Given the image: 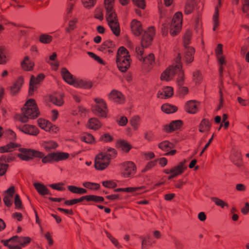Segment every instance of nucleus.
Listing matches in <instances>:
<instances>
[{
  "label": "nucleus",
  "mask_w": 249,
  "mask_h": 249,
  "mask_svg": "<svg viewBox=\"0 0 249 249\" xmlns=\"http://www.w3.org/2000/svg\"><path fill=\"white\" fill-rule=\"evenodd\" d=\"M116 155L117 151L112 148H107V150L99 153L95 159V168L98 170L106 169L108 166L111 160L114 159Z\"/></svg>",
  "instance_id": "obj_2"
},
{
  "label": "nucleus",
  "mask_w": 249,
  "mask_h": 249,
  "mask_svg": "<svg viewBox=\"0 0 249 249\" xmlns=\"http://www.w3.org/2000/svg\"><path fill=\"white\" fill-rule=\"evenodd\" d=\"M196 2L193 0L188 1L184 8V13L186 15H189L192 13L195 8V4Z\"/></svg>",
  "instance_id": "obj_39"
},
{
  "label": "nucleus",
  "mask_w": 249,
  "mask_h": 249,
  "mask_svg": "<svg viewBox=\"0 0 249 249\" xmlns=\"http://www.w3.org/2000/svg\"><path fill=\"white\" fill-rule=\"evenodd\" d=\"M88 54L89 55V57L93 58L94 60L97 61L98 63L105 65V62L104 61L98 56H97L96 54L94 53H93L89 52H88Z\"/></svg>",
  "instance_id": "obj_52"
},
{
  "label": "nucleus",
  "mask_w": 249,
  "mask_h": 249,
  "mask_svg": "<svg viewBox=\"0 0 249 249\" xmlns=\"http://www.w3.org/2000/svg\"><path fill=\"white\" fill-rule=\"evenodd\" d=\"M10 240H14L22 246H24L30 242L29 237H18V236H14L10 239Z\"/></svg>",
  "instance_id": "obj_38"
},
{
  "label": "nucleus",
  "mask_w": 249,
  "mask_h": 249,
  "mask_svg": "<svg viewBox=\"0 0 249 249\" xmlns=\"http://www.w3.org/2000/svg\"><path fill=\"white\" fill-rule=\"evenodd\" d=\"M84 187L91 189L98 190L100 188V185L98 183H92L90 182H85L83 183Z\"/></svg>",
  "instance_id": "obj_46"
},
{
  "label": "nucleus",
  "mask_w": 249,
  "mask_h": 249,
  "mask_svg": "<svg viewBox=\"0 0 249 249\" xmlns=\"http://www.w3.org/2000/svg\"><path fill=\"white\" fill-rule=\"evenodd\" d=\"M104 198L102 196L95 195H89V201H92L95 202H103Z\"/></svg>",
  "instance_id": "obj_53"
},
{
  "label": "nucleus",
  "mask_w": 249,
  "mask_h": 249,
  "mask_svg": "<svg viewBox=\"0 0 249 249\" xmlns=\"http://www.w3.org/2000/svg\"><path fill=\"white\" fill-rule=\"evenodd\" d=\"M186 168L185 162H180L178 165L172 168V170L173 171L172 173L176 175V176H178L181 174Z\"/></svg>",
  "instance_id": "obj_30"
},
{
  "label": "nucleus",
  "mask_w": 249,
  "mask_h": 249,
  "mask_svg": "<svg viewBox=\"0 0 249 249\" xmlns=\"http://www.w3.org/2000/svg\"><path fill=\"white\" fill-rule=\"evenodd\" d=\"M15 159V157L12 154H10L8 155H2L0 157V161L3 163L4 162H10L14 160Z\"/></svg>",
  "instance_id": "obj_47"
},
{
  "label": "nucleus",
  "mask_w": 249,
  "mask_h": 249,
  "mask_svg": "<svg viewBox=\"0 0 249 249\" xmlns=\"http://www.w3.org/2000/svg\"><path fill=\"white\" fill-rule=\"evenodd\" d=\"M7 52L3 47H0V64H5L7 61Z\"/></svg>",
  "instance_id": "obj_41"
},
{
  "label": "nucleus",
  "mask_w": 249,
  "mask_h": 249,
  "mask_svg": "<svg viewBox=\"0 0 249 249\" xmlns=\"http://www.w3.org/2000/svg\"><path fill=\"white\" fill-rule=\"evenodd\" d=\"M22 114L19 115L18 119L22 123H26L29 119H34L38 117L39 112L35 100L27 101L22 109Z\"/></svg>",
  "instance_id": "obj_3"
},
{
  "label": "nucleus",
  "mask_w": 249,
  "mask_h": 249,
  "mask_svg": "<svg viewBox=\"0 0 249 249\" xmlns=\"http://www.w3.org/2000/svg\"><path fill=\"white\" fill-rule=\"evenodd\" d=\"M182 68L179 71H177L176 73H178V77L177 78V83L178 86H181L184 84V74L181 70Z\"/></svg>",
  "instance_id": "obj_50"
},
{
  "label": "nucleus",
  "mask_w": 249,
  "mask_h": 249,
  "mask_svg": "<svg viewBox=\"0 0 249 249\" xmlns=\"http://www.w3.org/2000/svg\"><path fill=\"white\" fill-rule=\"evenodd\" d=\"M211 123L207 119H203L200 122L199 125V131L200 132H208L210 130Z\"/></svg>",
  "instance_id": "obj_25"
},
{
  "label": "nucleus",
  "mask_w": 249,
  "mask_h": 249,
  "mask_svg": "<svg viewBox=\"0 0 249 249\" xmlns=\"http://www.w3.org/2000/svg\"><path fill=\"white\" fill-rule=\"evenodd\" d=\"M103 185L108 188H114L117 186V184L111 180H107L102 182Z\"/></svg>",
  "instance_id": "obj_54"
},
{
  "label": "nucleus",
  "mask_w": 249,
  "mask_h": 249,
  "mask_svg": "<svg viewBox=\"0 0 249 249\" xmlns=\"http://www.w3.org/2000/svg\"><path fill=\"white\" fill-rule=\"evenodd\" d=\"M18 147V145L14 142H10L7 144L0 147V153H3L6 152H11L13 151L15 148Z\"/></svg>",
  "instance_id": "obj_28"
},
{
  "label": "nucleus",
  "mask_w": 249,
  "mask_h": 249,
  "mask_svg": "<svg viewBox=\"0 0 249 249\" xmlns=\"http://www.w3.org/2000/svg\"><path fill=\"white\" fill-rule=\"evenodd\" d=\"M181 56L179 54L177 58V64L175 66H171L167 68L161 74L160 79L162 81H168L173 78L175 73L178 71H179L182 68V65L180 62Z\"/></svg>",
  "instance_id": "obj_6"
},
{
  "label": "nucleus",
  "mask_w": 249,
  "mask_h": 249,
  "mask_svg": "<svg viewBox=\"0 0 249 249\" xmlns=\"http://www.w3.org/2000/svg\"><path fill=\"white\" fill-rule=\"evenodd\" d=\"M117 146L124 152H128L132 148L128 142L125 140H119L117 143Z\"/></svg>",
  "instance_id": "obj_27"
},
{
  "label": "nucleus",
  "mask_w": 249,
  "mask_h": 249,
  "mask_svg": "<svg viewBox=\"0 0 249 249\" xmlns=\"http://www.w3.org/2000/svg\"><path fill=\"white\" fill-rule=\"evenodd\" d=\"M218 6H217L215 8L214 13L213 16V30L215 31L217 27L218 26L219 22H218V8L221 7V0H218Z\"/></svg>",
  "instance_id": "obj_32"
},
{
  "label": "nucleus",
  "mask_w": 249,
  "mask_h": 249,
  "mask_svg": "<svg viewBox=\"0 0 249 249\" xmlns=\"http://www.w3.org/2000/svg\"><path fill=\"white\" fill-rule=\"evenodd\" d=\"M142 239V249H148L149 246H151L152 245V242L150 240L149 235H147L146 237H140Z\"/></svg>",
  "instance_id": "obj_36"
},
{
  "label": "nucleus",
  "mask_w": 249,
  "mask_h": 249,
  "mask_svg": "<svg viewBox=\"0 0 249 249\" xmlns=\"http://www.w3.org/2000/svg\"><path fill=\"white\" fill-rule=\"evenodd\" d=\"M182 124V122L180 120L173 121L169 124L165 125L164 130L167 132H171L179 128Z\"/></svg>",
  "instance_id": "obj_22"
},
{
  "label": "nucleus",
  "mask_w": 249,
  "mask_h": 249,
  "mask_svg": "<svg viewBox=\"0 0 249 249\" xmlns=\"http://www.w3.org/2000/svg\"><path fill=\"white\" fill-rule=\"evenodd\" d=\"M19 130L24 133L30 135L36 136L39 133V130L37 127L35 126L27 124L20 125L18 126Z\"/></svg>",
  "instance_id": "obj_12"
},
{
  "label": "nucleus",
  "mask_w": 249,
  "mask_h": 249,
  "mask_svg": "<svg viewBox=\"0 0 249 249\" xmlns=\"http://www.w3.org/2000/svg\"><path fill=\"white\" fill-rule=\"evenodd\" d=\"M182 14L177 12L174 16L170 29V33L172 36H176L180 31L182 27Z\"/></svg>",
  "instance_id": "obj_8"
},
{
  "label": "nucleus",
  "mask_w": 249,
  "mask_h": 249,
  "mask_svg": "<svg viewBox=\"0 0 249 249\" xmlns=\"http://www.w3.org/2000/svg\"><path fill=\"white\" fill-rule=\"evenodd\" d=\"M95 105L92 106V111L96 115L105 118L107 113V108L105 101L102 98H96L94 99Z\"/></svg>",
  "instance_id": "obj_7"
},
{
  "label": "nucleus",
  "mask_w": 249,
  "mask_h": 249,
  "mask_svg": "<svg viewBox=\"0 0 249 249\" xmlns=\"http://www.w3.org/2000/svg\"><path fill=\"white\" fill-rule=\"evenodd\" d=\"M87 126L90 129L97 130L101 127V124L97 118H92L89 119Z\"/></svg>",
  "instance_id": "obj_26"
},
{
  "label": "nucleus",
  "mask_w": 249,
  "mask_h": 249,
  "mask_svg": "<svg viewBox=\"0 0 249 249\" xmlns=\"http://www.w3.org/2000/svg\"><path fill=\"white\" fill-rule=\"evenodd\" d=\"M61 74L64 80L68 84L73 85L75 79L73 78V75L66 68H63L61 71Z\"/></svg>",
  "instance_id": "obj_18"
},
{
  "label": "nucleus",
  "mask_w": 249,
  "mask_h": 249,
  "mask_svg": "<svg viewBox=\"0 0 249 249\" xmlns=\"http://www.w3.org/2000/svg\"><path fill=\"white\" fill-rule=\"evenodd\" d=\"M23 83V78L19 77L11 87V93L13 95H15L20 89Z\"/></svg>",
  "instance_id": "obj_23"
},
{
  "label": "nucleus",
  "mask_w": 249,
  "mask_h": 249,
  "mask_svg": "<svg viewBox=\"0 0 249 249\" xmlns=\"http://www.w3.org/2000/svg\"><path fill=\"white\" fill-rule=\"evenodd\" d=\"M12 197L13 196H8L7 195H5V196L4 197L3 201L7 206L10 207L12 205Z\"/></svg>",
  "instance_id": "obj_64"
},
{
  "label": "nucleus",
  "mask_w": 249,
  "mask_h": 249,
  "mask_svg": "<svg viewBox=\"0 0 249 249\" xmlns=\"http://www.w3.org/2000/svg\"><path fill=\"white\" fill-rule=\"evenodd\" d=\"M51 100L53 104L58 106H61L64 103L62 96L61 95L52 96Z\"/></svg>",
  "instance_id": "obj_40"
},
{
  "label": "nucleus",
  "mask_w": 249,
  "mask_h": 249,
  "mask_svg": "<svg viewBox=\"0 0 249 249\" xmlns=\"http://www.w3.org/2000/svg\"><path fill=\"white\" fill-rule=\"evenodd\" d=\"M19 153L17 156L21 160L29 161L33 158V149L20 148L18 149Z\"/></svg>",
  "instance_id": "obj_11"
},
{
  "label": "nucleus",
  "mask_w": 249,
  "mask_h": 249,
  "mask_svg": "<svg viewBox=\"0 0 249 249\" xmlns=\"http://www.w3.org/2000/svg\"><path fill=\"white\" fill-rule=\"evenodd\" d=\"M195 49L191 47H184V55L183 60L187 64H190L194 61Z\"/></svg>",
  "instance_id": "obj_15"
},
{
  "label": "nucleus",
  "mask_w": 249,
  "mask_h": 249,
  "mask_svg": "<svg viewBox=\"0 0 249 249\" xmlns=\"http://www.w3.org/2000/svg\"><path fill=\"white\" fill-rule=\"evenodd\" d=\"M22 69L25 71H30L32 70L34 66V63L29 60L28 56H25L23 61L21 63Z\"/></svg>",
  "instance_id": "obj_29"
},
{
  "label": "nucleus",
  "mask_w": 249,
  "mask_h": 249,
  "mask_svg": "<svg viewBox=\"0 0 249 249\" xmlns=\"http://www.w3.org/2000/svg\"><path fill=\"white\" fill-rule=\"evenodd\" d=\"M81 140L87 143H91L94 142L93 136L90 134H85L81 137Z\"/></svg>",
  "instance_id": "obj_44"
},
{
  "label": "nucleus",
  "mask_w": 249,
  "mask_h": 249,
  "mask_svg": "<svg viewBox=\"0 0 249 249\" xmlns=\"http://www.w3.org/2000/svg\"><path fill=\"white\" fill-rule=\"evenodd\" d=\"M82 3L86 8H90L94 6L96 0H82Z\"/></svg>",
  "instance_id": "obj_51"
},
{
  "label": "nucleus",
  "mask_w": 249,
  "mask_h": 249,
  "mask_svg": "<svg viewBox=\"0 0 249 249\" xmlns=\"http://www.w3.org/2000/svg\"><path fill=\"white\" fill-rule=\"evenodd\" d=\"M134 4L138 8L144 9L145 6L144 0H132Z\"/></svg>",
  "instance_id": "obj_58"
},
{
  "label": "nucleus",
  "mask_w": 249,
  "mask_h": 249,
  "mask_svg": "<svg viewBox=\"0 0 249 249\" xmlns=\"http://www.w3.org/2000/svg\"><path fill=\"white\" fill-rule=\"evenodd\" d=\"M44 77L45 76L42 73L39 74L36 78H35L33 75L31 77L30 89L29 91L30 94L31 95L33 94L34 91L36 89V85L39 83L44 79Z\"/></svg>",
  "instance_id": "obj_16"
},
{
  "label": "nucleus",
  "mask_w": 249,
  "mask_h": 249,
  "mask_svg": "<svg viewBox=\"0 0 249 249\" xmlns=\"http://www.w3.org/2000/svg\"><path fill=\"white\" fill-rule=\"evenodd\" d=\"M108 98L114 102L122 104L124 102V98L121 92L113 90L108 95Z\"/></svg>",
  "instance_id": "obj_17"
},
{
  "label": "nucleus",
  "mask_w": 249,
  "mask_h": 249,
  "mask_svg": "<svg viewBox=\"0 0 249 249\" xmlns=\"http://www.w3.org/2000/svg\"><path fill=\"white\" fill-rule=\"evenodd\" d=\"M54 161H59L67 160L69 157V154L63 152H53Z\"/></svg>",
  "instance_id": "obj_31"
},
{
  "label": "nucleus",
  "mask_w": 249,
  "mask_h": 249,
  "mask_svg": "<svg viewBox=\"0 0 249 249\" xmlns=\"http://www.w3.org/2000/svg\"><path fill=\"white\" fill-rule=\"evenodd\" d=\"M139 121H140V118L137 116H134L131 118L130 122V124H131L132 126L134 129H136L138 128Z\"/></svg>",
  "instance_id": "obj_55"
},
{
  "label": "nucleus",
  "mask_w": 249,
  "mask_h": 249,
  "mask_svg": "<svg viewBox=\"0 0 249 249\" xmlns=\"http://www.w3.org/2000/svg\"><path fill=\"white\" fill-rule=\"evenodd\" d=\"M99 50L105 53L111 54L115 50V44L112 41L107 40L103 43Z\"/></svg>",
  "instance_id": "obj_13"
},
{
  "label": "nucleus",
  "mask_w": 249,
  "mask_h": 249,
  "mask_svg": "<svg viewBox=\"0 0 249 249\" xmlns=\"http://www.w3.org/2000/svg\"><path fill=\"white\" fill-rule=\"evenodd\" d=\"M34 186L37 192L41 195H51L48 189L43 184L36 182L34 184Z\"/></svg>",
  "instance_id": "obj_24"
},
{
  "label": "nucleus",
  "mask_w": 249,
  "mask_h": 249,
  "mask_svg": "<svg viewBox=\"0 0 249 249\" xmlns=\"http://www.w3.org/2000/svg\"><path fill=\"white\" fill-rule=\"evenodd\" d=\"M130 56L128 51L124 47H120L117 53L116 62L119 71L124 72L130 67Z\"/></svg>",
  "instance_id": "obj_4"
},
{
  "label": "nucleus",
  "mask_w": 249,
  "mask_h": 249,
  "mask_svg": "<svg viewBox=\"0 0 249 249\" xmlns=\"http://www.w3.org/2000/svg\"><path fill=\"white\" fill-rule=\"evenodd\" d=\"M8 165L0 161V176H3L7 170Z\"/></svg>",
  "instance_id": "obj_59"
},
{
  "label": "nucleus",
  "mask_w": 249,
  "mask_h": 249,
  "mask_svg": "<svg viewBox=\"0 0 249 249\" xmlns=\"http://www.w3.org/2000/svg\"><path fill=\"white\" fill-rule=\"evenodd\" d=\"M72 86L76 88L89 89L91 88L92 83L89 81L86 80L75 79Z\"/></svg>",
  "instance_id": "obj_19"
},
{
  "label": "nucleus",
  "mask_w": 249,
  "mask_h": 249,
  "mask_svg": "<svg viewBox=\"0 0 249 249\" xmlns=\"http://www.w3.org/2000/svg\"><path fill=\"white\" fill-rule=\"evenodd\" d=\"M131 29L134 35H140L142 30L141 22L135 19L133 20L131 22Z\"/></svg>",
  "instance_id": "obj_21"
},
{
  "label": "nucleus",
  "mask_w": 249,
  "mask_h": 249,
  "mask_svg": "<svg viewBox=\"0 0 249 249\" xmlns=\"http://www.w3.org/2000/svg\"><path fill=\"white\" fill-rule=\"evenodd\" d=\"M242 11L249 18V0H242Z\"/></svg>",
  "instance_id": "obj_43"
},
{
  "label": "nucleus",
  "mask_w": 249,
  "mask_h": 249,
  "mask_svg": "<svg viewBox=\"0 0 249 249\" xmlns=\"http://www.w3.org/2000/svg\"><path fill=\"white\" fill-rule=\"evenodd\" d=\"M68 190L72 193L82 195L87 193V190L75 186L70 185L68 187Z\"/></svg>",
  "instance_id": "obj_34"
},
{
  "label": "nucleus",
  "mask_w": 249,
  "mask_h": 249,
  "mask_svg": "<svg viewBox=\"0 0 249 249\" xmlns=\"http://www.w3.org/2000/svg\"><path fill=\"white\" fill-rule=\"evenodd\" d=\"M173 89L171 87H164L161 91H159L157 94L158 98H167L173 95Z\"/></svg>",
  "instance_id": "obj_20"
},
{
  "label": "nucleus",
  "mask_w": 249,
  "mask_h": 249,
  "mask_svg": "<svg viewBox=\"0 0 249 249\" xmlns=\"http://www.w3.org/2000/svg\"><path fill=\"white\" fill-rule=\"evenodd\" d=\"M39 143L41 147L47 152L55 150L58 147L57 142L52 140L41 141Z\"/></svg>",
  "instance_id": "obj_14"
},
{
  "label": "nucleus",
  "mask_w": 249,
  "mask_h": 249,
  "mask_svg": "<svg viewBox=\"0 0 249 249\" xmlns=\"http://www.w3.org/2000/svg\"><path fill=\"white\" fill-rule=\"evenodd\" d=\"M77 22V19L76 18L70 20L69 23V27L66 29V32L69 33L74 30L75 28V24Z\"/></svg>",
  "instance_id": "obj_56"
},
{
  "label": "nucleus",
  "mask_w": 249,
  "mask_h": 249,
  "mask_svg": "<svg viewBox=\"0 0 249 249\" xmlns=\"http://www.w3.org/2000/svg\"><path fill=\"white\" fill-rule=\"evenodd\" d=\"M211 199L216 205L220 206L222 208H224L225 206L227 207H229V205L227 203L218 197H213L211 198Z\"/></svg>",
  "instance_id": "obj_45"
},
{
  "label": "nucleus",
  "mask_w": 249,
  "mask_h": 249,
  "mask_svg": "<svg viewBox=\"0 0 249 249\" xmlns=\"http://www.w3.org/2000/svg\"><path fill=\"white\" fill-rule=\"evenodd\" d=\"M192 36V32L190 30H187L184 36V46L188 47L189 44Z\"/></svg>",
  "instance_id": "obj_49"
},
{
  "label": "nucleus",
  "mask_w": 249,
  "mask_h": 249,
  "mask_svg": "<svg viewBox=\"0 0 249 249\" xmlns=\"http://www.w3.org/2000/svg\"><path fill=\"white\" fill-rule=\"evenodd\" d=\"M54 161L53 153H51L46 156H44L43 159H42V162L44 163H52Z\"/></svg>",
  "instance_id": "obj_48"
},
{
  "label": "nucleus",
  "mask_w": 249,
  "mask_h": 249,
  "mask_svg": "<svg viewBox=\"0 0 249 249\" xmlns=\"http://www.w3.org/2000/svg\"><path fill=\"white\" fill-rule=\"evenodd\" d=\"M157 162V160H154L153 161H149L145 166V168L142 170L143 172H146L148 170L151 169L154 167Z\"/></svg>",
  "instance_id": "obj_60"
},
{
  "label": "nucleus",
  "mask_w": 249,
  "mask_h": 249,
  "mask_svg": "<svg viewBox=\"0 0 249 249\" xmlns=\"http://www.w3.org/2000/svg\"><path fill=\"white\" fill-rule=\"evenodd\" d=\"M15 204L17 209H20L22 207L21 201L18 195H16L15 196Z\"/></svg>",
  "instance_id": "obj_62"
},
{
  "label": "nucleus",
  "mask_w": 249,
  "mask_h": 249,
  "mask_svg": "<svg viewBox=\"0 0 249 249\" xmlns=\"http://www.w3.org/2000/svg\"><path fill=\"white\" fill-rule=\"evenodd\" d=\"M161 109L163 112L167 114L174 113L177 110V107L176 106L168 104H163Z\"/></svg>",
  "instance_id": "obj_33"
},
{
  "label": "nucleus",
  "mask_w": 249,
  "mask_h": 249,
  "mask_svg": "<svg viewBox=\"0 0 249 249\" xmlns=\"http://www.w3.org/2000/svg\"><path fill=\"white\" fill-rule=\"evenodd\" d=\"M106 19L109 27L115 36H119L120 34V28L116 13L113 9L106 10Z\"/></svg>",
  "instance_id": "obj_5"
},
{
  "label": "nucleus",
  "mask_w": 249,
  "mask_h": 249,
  "mask_svg": "<svg viewBox=\"0 0 249 249\" xmlns=\"http://www.w3.org/2000/svg\"><path fill=\"white\" fill-rule=\"evenodd\" d=\"M38 126L41 128L47 131L49 130V127L51 126V122L42 119H39L37 120Z\"/></svg>",
  "instance_id": "obj_37"
},
{
  "label": "nucleus",
  "mask_w": 249,
  "mask_h": 249,
  "mask_svg": "<svg viewBox=\"0 0 249 249\" xmlns=\"http://www.w3.org/2000/svg\"><path fill=\"white\" fill-rule=\"evenodd\" d=\"M155 30L154 27H149L145 31L141 40L142 47L136 48V53L137 57L140 61H142L144 63L152 65L155 63V56L154 54L150 53L146 57L143 56V49L149 46L153 40L155 35Z\"/></svg>",
  "instance_id": "obj_1"
},
{
  "label": "nucleus",
  "mask_w": 249,
  "mask_h": 249,
  "mask_svg": "<svg viewBox=\"0 0 249 249\" xmlns=\"http://www.w3.org/2000/svg\"><path fill=\"white\" fill-rule=\"evenodd\" d=\"M53 39V37L46 34H42L40 36L39 41L44 44L50 43Z\"/></svg>",
  "instance_id": "obj_42"
},
{
  "label": "nucleus",
  "mask_w": 249,
  "mask_h": 249,
  "mask_svg": "<svg viewBox=\"0 0 249 249\" xmlns=\"http://www.w3.org/2000/svg\"><path fill=\"white\" fill-rule=\"evenodd\" d=\"M112 137L108 133H106L101 137L100 140L107 142H111L112 140Z\"/></svg>",
  "instance_id": "obj_63"
},
{
  "label": "nucleus",
  "mask_w": 249,
  "mask_h": 249,
  "mask_svg": "<svg viewBox=\"0 0 249 249\" xmlns=\"http://www.w3.org/2000/svg\"><path fill=\"white\" fill-rule=\"evenodd\" d=\"M158 146L162 151H168L173 147V144L169 141H164L160 143Z\"/></svg>",
  "instance_id": "obj_35"
},
{
  "label": "nucleus",
  "mask_w": 249,
  "mask_h": 249,
  "mask_svg": "<svg viewBox=\"0 0 249 249\" xmlns=\"http://www.w3.org/2000/svg\"><path fill=\"white\" fill-rule=\"evenodd\" d=\"M199 102L196 100L187 101L185 105V110L190 114H196L199 110Z\"/></svg>",
  "instance_id": "obj_10"
},
{
  "label": "nucleus",
  "mask_w": 249,
  "mask_h": 249,
  "mask_svg": "<svg viewBox=\"0 0 249 249\" xmlns=\"http://www.w3.org/2000/svg\"><path fill=\"white\" fill-rule=\"evenodd\" d=\"M114 0H105V6L106 10L113 9Z\"/></svg>",
  "instance_id": "obj_61"
},
{
  "label": "nucleus",
  "mask_w": 249,
  "mask_h": 249,
  "mask_svg": "<svg viewBox=\"0 0 249 249\" xmlns=\"http://www.w3.org/2000/svg\"><path fill=\"white\" fill-rule=\"evenodd\" d=\"M63 183L59 182L56 184H52L49 185L52 188L58 190V191H64L65 188L63 187Z\"/></svg>",
  "instance_id": "obj_57"
},
{
  "label": "nucleus",
  "mask_w": 249,
  "mask_h": 249,
  "mask_svg": "<svg viewBox=\"0 0 249 249\" xmlns=\"http://www.w3.org/2000/svg\"><path fill=\"white\" fill-rule=\"evenodd\" d=\"M122 174L124 178L133 176L136 170L135 164L132 161H125L121 164Z\"/></svg>",
  "instance_id": "obj_9"
}]
</instances>
